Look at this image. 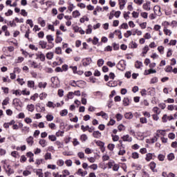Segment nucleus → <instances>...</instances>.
Here are the masks:
<instances>
[{
  "mask_svg": "<svg viewBox=\"0 0 177 177\" xmlns=\"http://www.w3.org/2000/svg\"><path fill=\"white\" fill-rule=\"evenodd\" d=\"M26 142L29 146H32L34 145V138L32 136H30L26 139Z\"/></svg>",
  "mask_w": 177,
  "mask_h": 177,
  "instance_id": "12",
  "label": "nucleus"
},
{
  "mask_svg": "<svg viewBox=\"0 0 177 177\" xmlns=\"http://www.w3.org/2000/svg\"><path fill=\"white\" fill-rule=\"evenodd\" d=\"M46 39H47L48 44H52V42H53V41H55V39L53 38V36H52V35H47Z\"/></svg>",
  "mask_w": 177,
  "mask_h": 177,
  "instance_id": "22",
  "label": "nucleus"
},
{
  "mask_svg": "<svg viewBox=\"0 0 177 177\" xmlns=\"http://www.w3.org/2000/svg\"><path fill=\"white\" fill-rule=\"evenodd\" d=\"M158 82V77H154L151 79L150 84H157Z\"/></svg>",
  "mask_w": 177,
  "mask_h": 177,
  "instance_id": "43",
  "label": "nucleus"
},
{
  "mask_svg": "<svg viewBox=\"0 0 177 177\" xmlns=\"http://www.w3.org/2000/svg\"><path fill=\"white\" fill-rule=\"evenodd\" d=\"M88 174V171H82V169H79L77 172V175H80V176H85L86 175Z\"/></svg>",
  "mask_w": 177,
  "mask_h": 177,
  "instance_id": "14",
  "label": "nucleus"
},
{
  "mask_svg": "<svg viewBox=\"0 0 177 177\" xmlns=\"http://www.w3.org/2000/svg\"><path fill=\"white\" fill-rule=\"evenodd\" d=\"M93 136L95 139H100V138H102V133H100L99 131H93Z\"/></svg>",
  "mask_w": 177,
  "mask_h": 177,
  "instance_id": "8",
  "label": "nucleus"
},
{
  "mask_svg": "<svg viewBox=\"0 0 177 177\" xmlns=\"http://www.w3.org/2000/svg\"><path fill=\"white\" fill-rule=\"evenodd\" d=\"M91 62L92 59L91 58H86L83 61V66H84V67H86V66H89L91 64Z\"/></svg>",
  "mask_w": 177,
  "mask_h": 177,
  "instance_id": "13",
  "label": "nucleus"
},
{
  "mask_svg": "<svg viewBox=\"0 0 177 177\" xmlns=\"http://www.w3.org/2000/svg\"><path fill=\"white\" fill-rule=\"evenodd\" d=\"M166 132L167 130H157L156 136H158V138H160V135H161V136H165V135H167Z\"/></svg>",
  "mask_w": 177,
  "mask_h": 177,
  "instance_id": "7",
  "label": "nucleus"
},
{
  "mask_svg": "<svg viewBox=\"0 0 177 177\" xmlns=\"http://www.w3.org/2000/svg\"><path fill=\"white\" fill-rule=\"evenodd\" d=\"M27 110H28L29 111L32 113V111H34V110H35V106L32 104H28V105H27Z\"/></svg>",
  "mask_w": 177,
  "mask_h": 177,
  "instance_id": "24",
  "label": "nucleus"
},
{
  "mask_svg": "<svg viewBox=\"0 0 177 177\" xmlns=\"http://www.w3.org/2000/svg\"><path fill=\"white\" fill-rule=\"evenodd\" d=\"M39 144L40 145V146H41V147H46V146L48 145L46 140L44 139L39 140Z\"/></svg>",
  "mask_w": 177,
  "mask_h": 177,
  "instance_id": "19",
  "label": "nucleus"
},
{
  "mask_svg": "<svg viewBox=\"0 0 177 177\" xmlns=\"http://www.w3.org/2000/svg\"><path fill=\"white\" fill-rule=\"evenodd\" d=\"M47 107H49L50 109H55L56 107V104L53 103V102H48L46 104Z\"/></svg>",
  "mask_w": 177,
  "mask_h": 177,
  "instance_id": "23",
  "label": "nucleus"
},
{
  "mask_svg": "<svg viewBox=\"0 0 177 177\" xmlns=\"http://www.w3.org/2000/svg\"><path fill=\"white\" fill-rule=\"evenodd\" d=\"M50 81L52 82V84H54V85H56V84H57V81H59V77H53L50 79Z\"/></svg>",
  "mask_w": 177,
  "mask_h": 177,
  "instance_id": "32",
  "label": "nucleus"
},
{
  "mask_svg": "<svg viewBox=\"0 0 177 177\" xmlns=\"http://www.w3.org/2000/svg\"><path fill=\"white\" fill-rule=\"evenodd\" d=\"M77 156L80 160H84L85 158V153L84 152H78Z\"/></svg>",
  "mask_w": 177,
  "mask_h": 177,
  "instance_id": "45",
  "label": "nucleus"
},
{
  "mask_svg": "<svg viewBox=\"0 0 177 177\" xmlns=\"http://www.w3.org/2000/svg\"><path fill=\"white\" fill-rule=\"evenodd\" d=\"M8 170L6 171L8 176H10V175H12V174H15V171L13 170V169L10 168V166H8Z\"/></svg>",
  "mask_w": 177,
  "mask_h": 177,
  "instance_id": "26",
  "label": "nucleus"
},
{
  "mask_svg": "<svg viewBox=\"0 0 177 177\" xmlns=\"http://www.w3.org/2000/svg\"><path fill=\"white\" fill-rule=\"evenodd\" d=\"M97 64L98 67H102L104 64V60L103 59H100L97 60Z\"/></svg>",
  "mask_w": 177,
  "mask_h": 177,
  "instance_id": "40",
  "label": "nucleus"
},
{
  "mask_svg": "<svg viewBox=\"0 0 177 177\" xmlns=\"http://www.w3.org/2000/svg\"><path fill=\"white\" fill-rule=\"evenodd\" d=\"M8 26H10L11 27H17V24H16V23H15V20H12V21H9Z\"/></svg>",
  "mask_w": 177,
  "mask_h": 177,
  "instance_id": "60",
  "label": "nucleus"
},
{
  "mask_svg": "<svg viewBox=\"0 0 177 177\" xmlns=\"http://www.w3.org/2000/svg\"><path fill=\"white\" fill-rule=\"evenodd\" d=\"M131 157L134 160H137V158H139V153L138 152H133L131 154Z\"/></svg>",
  "mask_w": 177,
  "mask_h": 177,
  "instance_id": "47",
  "label": "nucleus"
},
{
  "mask_svg": "<svg viewBox=\"0 0 177 177\" xmlns=\"http://www.w3.org/2000/svg\"><path fill=\"white\" fill-rule=\"evenodd\" d=\"M55 53H56L57 55H62V48H60V47H57V48H55Z\"/></svg>",
  "mask_w": 177,
  "mask_h": 177,
  "instance_id": "64",
  "label": "nucleus"
},
{
  "mask_svg": "<svg viewBox=\"0 0 177 177\" xmlns=\"http://www.w3.org/2000/svg\"><path fill=\"white\" fill-rule=\"evenodd\" d=\"M107 86H110L111 88L115 87L118 85V81H109L106 83Z\"/></svg>",
  "mask_w": 177,
  "mask_h": 177,
  "instance_id": "6",
  "label": "nucleus"
},
{
  "mask_svg": "<svg viewBox=\"0 0 177 177\" xmlns=\"http://www.w3.org/2000/svg\"><path fill=\"white\" fill-rule=\"evenodd\" d=\"M12 95H15L16 96H21V91L20 90H12Z\"/></svg>",
  "mask_w": 177,
  "mask_h": 177,
  "instance_id": "33",
  "label": "nucleus"
},
{
  "mask_svg": "<svg viewBox=\"0 0 177 177\" xmlns=\"http://www.w3.org/2000/svg\"><path fill=\"white\" fill-rule=\"evenodd\" d=\"M177 105L171 104L167 106V110L170 111H174L176 109Z\"/></svg>",
  "mask_w": 177,
  "mask_h": 177,
  "instance_id": "42",
  "label": "nucleus"
},
{
  "mask_svg": "<svg viewBox=\"0 0 177 177\" xmlns=\"http://www.w3.org/2000/svg\"><path fill=\"white\" fill-rule=\"evenodd\" d=\"M143 9H145V10H150V2H147L143 4Z\"/></svg>",
  "mask_w": 177,
  "mask_h": 177,
  "instance_id": "34",
  "label": "nucleus"
},
{
  "mask_svg": "<svg viewBox=\"0 0 177 177\" xmlns=\"http://www.w3.org/2000/svg\"><path fill=\"white\" fill-rule=\"evenodd\" d=\"M35 86V82L34 81L32 80L28 81V88L34 89Z\"/></svg>",
  "mask_w": 177,
  "mask_h": 177,
  "instance_id": "15",
  "label": "nucleus"
},
{
  "mask_svg": "<svg viewBox=\"0 0 177 177\" xmlns=\"http://www.w3.org/2000/svg\"><path fill=\"white\" fill-rule=\"evenodd\" d=\"M48 139L49 140H50L51 142H56V136L55 135H50L48 136Z\"/></svg>",
  "mask_w": 177,
  "mask_h": 177,
  "instance_id": "52",
  "label": "nucleus"
},
{
  "mask_svg": "<svg viewBox=\"0 0 177 177\" xmlns=\"http://www.w3.org/2000/svg\"><path fill=\"white\" fill-rule=\"evenodd\" d=\"M38 24H40L41 27H45L46 26V23L45 22V20L42 17H39L37 19Z\"/></svg>",
  "mask_w": 177,
  "mask_h": 177,
  "instance_id": "9",
  "label": "nucleus"
},
{
  "mask_svg": "<svg viewBox=\"0 0 177 177\" xmlns=\"http://www.w3.org/2000/svg\"><path fill=\"white\" fill-rule=\"evenodd\" d=\"M117 67L118 70H120L121 71H124V70H125V67H127V62H125V60H120L118 62Z\"/></svg>",
  "mask_w": 177,
  "mask_h": 177,
  "instance_id": "1",
  "label": "nucleus"
},
{
  "mask_svg": "<svg viewBox=\"0 0 177 177\" xmlns=\"http://www.w3.org/2000/svg\"><path fill=\"white\" fill-rule=\"evenodd\" d=\"M6 3L7 6H10L12 8H16V6H17V3L16 1L12 3V1H6Z\"/></svg>",
  "mask_w": 177,
  "mask_h": 177,
  "instance_id": "18",
  "label": "nucleus"
},
{
  "mask_svg": "<svg viewBox=\"0 0 177 177\" xmlns=\"http://www.w3.org/2000/svg\"><path fill=\"white\" fill-rule=\"evenodd\" d=\"M36 111H37V113H43V111H45V107L41 106V104H37Z\"/></svg>",
  "mask_w": 177,
  "mask_h": 177,
  "instance_id": "5",
  "label": "nucleus"
},
{
  "mask_svg": "<svg viewBox=\"0 0 177 177\" xmlns=\"http://www.w3.org/2000/svg\"><path fill=\"white\" fill-rule=\"evenodd\" d=\"M46 57L48 60H52V59H53V53H52V52L47 53L46 55Z\"/></svg>",
  "mask_w": 177,
  "mask_h": 177,
  "instance_id": "30",
  "label": "nucleus"
},
{
  "mask_svg": "<svg viewBox=\"0 0 177 177\" xmlns=\"http://www.w3.org/2000/svg\"><path fill=\"white\" fill-rule=\"evenodd\" d=\"M48 127L50 129L55 130V129H56V124L55 123H50V124H48Z\"/></svg>",
  "mask_w": 177,
  "mask_h": 177,
  "instance_id": "63",
  "label": "nucleus"
},
{
  "mask_svg": "<svg viewBox=\"0 0 177 177\" xmlns=\"http://www.w3.org/2000/svg\"><path fill=\"white\" fill-rule=\"evenodd\" d=\"M86 34H92V25H88L86 30Z\"/></svg>",
  "mask_w": 177,
  "mask_h": 177,
  "instance_id": "53",
  "label": "nucleus"
},
{
  "mask_svg": "<svg viewBox=\"0 0 177 177\" xmlns=\"http://www.w3.org/2000/svg\"><path fill=\"white\" fill-rule=\"evenodd\" d=\"M51 158H52V153L49 152L46 153V154L44 155V159L46 160H50Z\"/></svg>",
  "mask_w": 177,
  "mask_h": 177,
  "instance_id": "35",
  "label": "nucleus"
},
{
  "mask_svg": "<svg viewBox=\"0 0 177 177\" xmlns=\"http://www.w3.org/2000/svg\"><path fill=\"white\" fill-rule=\"evenodd\" d=\"M163 31L165 34V35H169V37H171V35L172 34V31L171 30H169L167 26L164 27Z\"/></svg>",
  "mask_w": 177,
  "mask_h": 177,
  "instance_id": "17",
  "label": "nucleus"
},
{
  "mask_svg": "<svg viewBox=\"0 0 177 177\" xmlns=\"http://www.w3.org/2000/svg\"><path fill=\"white\" fill-rule=\"evenodd\" d=\"M77 86L78 88H85L86 86V82L83 80L77 81Z\"/></svg>",
  "mask_w": 177,
  "mask_h": 177,
  "instance_id": "10",
  "label": "nucleus"
},
{
  "mask_svg": "<svg viewBox=\"0 0 177 177\" xmlns=\"http://www.w3.org/2000/svg\"><path fill=\"white\" fill-rule=\"evenodd\" d=\"M47 96H48V94H46V93H41L39 95V99L40 100H44V99H46Z\"/></svg>",
  "mask_w": 177,
  "mask_h": 177,
  "instance_id": "44",
  "label": "nucleus"
},
{
  "mask_svg": "<svg viewBox=\"0 0 177 177\" xmlns=\"http://www.w3.org/2000/svg\"><path fill=\"white\" fill-rule=\"evenodd\" d=\"M167 160H169V161H172V160H175V155H174V153H169L167 156Z\"/></svg>",
  "mask_w": 177,
  "mask_h": 177,
  "instance_id": "48",
  "label": "nucleus"
},
{
  "mask_svg": "<svg viewBox=\"0 0 177 177\" xmlns=\"http://www.w3.org/2000/svg\"><path fill=\"white\" fill-rule=\"evenodd\" d=\"M115 118L117 121H121V120H122V115L121 113H118L115 115Z\"/></svg>",
  "mask_w": 177,
  "mask_h": 177,
  "instance_id": "61",
  "label": "nucleus"
},
{
  "mask_svg": "<svg viewBox=\"0 0 177 177\" xmlns=\"http://www.w3.org/2000/svg\"><path fill=\"white\" fill-rule=\"evenodd\" d=\"M36 175L39 177H44V173H42V169H39L36 171Z\"/></svg>",
  "mask_w": 177,
  "mask_h": 177,
  "instance_id": "57",
  "label": "nucleus"
},
{
  "mask_svg": "<svg viewBox=\"0 0 177 177\" xmlns=\"http://www.w3.org/2000/svg\"><path fill=\"white\" fill-rule=\"evenodd\" d=\"M149 167L153 172H157V170L156 169V162H151L149 164Z\"/></svg>",
  "mask_w": 177,
  "mask_h": 177,
  "instance_id": "20",
  "label": "nucleus"
},
{
  "mask_svg": "<svg viewBox=\"0 0 177 177\" xmlns=\"http://www.w3.org/2000/svg\"><path fill=\"white\" fill-rule=\"evenodd\" d=\"M116 32V35H118L119 39H122V33L121 30H115V33Z\"/></svg>",
  "mask_w": 177,
  "mask_h": 177,
  "instance_id": "49",
  "label": "nucleus"
},
{
  "mask_svg": "<svg viewBox=\"0 0 177 177\" xmlns=\"http://www.w3.org/2000/svg\"><path fill=\"white\" fill-rule=\"evenodd\" d=\"M29 63L32 68H38V64L34 61H29Z\"/></svg>",
  "mask_w": 177,
  "mask_h": 177,
  "instance_id": "29",
  "label": "nucleus"
},
{
  "mask_svg": "<svg viewBox=\"0 0 177 177\" xmlns=\"http://www.w3.org/2000/svg\"><path fill=\"white\" fill-rule=\"evenodd\" d=\"M135 66L137 68H140V67L143 66V64L142 63V62L136 61Z\"/></svg>",
  "mask_w": 177,
  "mask_h": 177,
  "instance_id": "56",
  "label": "nucleus"
},
{
  "mask_svg": "<svg viewBox=\"0 0 177 177\" xmlns=\"http://www.w3.org/2000/svg\"><path fill=\"white\" fill-rule=\"evenodd\" d=\"M148 91H149L148 93L151 96H152L153 95H154L156 93V88H149Z\"/></svg>",
  "mask_w": 177,
  "mask_h": 177,
  "instance_id": "38",
  "label": "nucleus"
},
{
  "mask_svg": "<svg viewBox=\"0 0 177 177\" xmlns=\"http://www.w3.org/2000/svg\"><path fill=\"white\" fill-rule=\"evenodd\" d=\"M171 120H174V116H168L167 114H165L162 118V122H167L168 120L171 121Z\"/></svg>",
  "mask_w": 177,
  "mask_h": 177,
  "instance_id": "2",
  "label": "nucleus"
},
{
  "mask_svg": "<svg viewBox=\"0 0 177 177\" xmlns=\"http://www.w3.org/2000/svg\"><path fill=\"white\" fill-rule=\"evenodd\" d=\"M157 73V71L156 69L150 68L149 70H145V75H149V74H156Z\"/></svg>",
  "mask_w": 177,
  "mask_h": 177,
  "instance_id": "11",
  "label": "nucleus"
},
{
  "mask_svg": "<svg viewBox=\"0 0 177 177\" xmlns=\"http://www.w3.org/2000/svg\"><path fill=\"white\" fill-rule=\"evenodd\" d=\"M80 23H85V21H89V18L87 17H83L80 19Z\"/></svg>",
  "mask_w": 177,
  "mask_h": 177,
  "instance_id": "54",
  "label": "nucleus"
},
{
  "mask_svg": "<svg viewBox=\"0 0 177 177\" xmlns=\"http://www.w3.org/2000/svg\"><path fill=\"white\" fill-rule=\"evenodd\" d=\"M153 111L156 114H160V113H161V111H160V109L157 106L153 108Z\"/></svg>",
  "mask_w": 177,
  "mask_h": 177,
  "instance_id": "58",
  "label": "nucleus"
},
{
  "mask_svg": "<svg viewBox=\"0 0 177 177\" xmlns=\"http://www.w3.org/2000/svg\"><path fill=\"white\" fill-rule=\"evenodd\" d=\"M131 35H132V31L131 30H127V32L124 34V37H125V38H129Z\"/></svg>",
  "mask_w": 177,
  "mask_h": 177,
  "instance_id": "50",
  "label": "nucleus"
},
{
  "mask_svg": "<svg viewBox=\"0 0 177 177\" xmlns=\"http://www.w3.org/2000/svg\"><path fill=\"white\" fill-rule=\"evenodd\" d=\"M123 104L124 106H129V98L128 97H124L123 99Z\"/></svg>",
  "mask_w": 177,
  "mask_h": 177,
  "instance_id": "39",
  "label": "nucleus"
},
{
  "mask_svg": "<svg viewBox=\"0 0 177 177\" xmlns=\"http://www.w3.org/2000/svg\"><path fill=\"white\" fill-rule=\"evenodd\" d=\"M46 85H48V83L40 82L38 84V87L40 88H43L44 89H45V88H46Z\"/></svg>",
  "mask_w": 177,
  "mask_h": 177,
  "instance_id": "28",
  "label": "nucleus"
},
{
  "mask_svg": "<svg viewBox=\"0 0 177 177\" xmlns=\"http://www.w3.org/2000/svg\"><path fill=\"white\" fill-rule=\"evenodd\" d=\"M121 139H122L123 142H132V137H131L129 135L127 134L123 136Z\"/></svg>",
  "mask_w": 177,
  "mask_h": 177,
  "instance_id": "4",
  "label": "nucleus"
},
{
  "mask_svg": "<svg viewBox=\"0 0 177 177\" xmlns=\"http://www.w3.org/2000/svg\"><path fill=\"white\" fill-rule=\"evenodd\" d=\"M148 50H150V48H149V46H145L142 48V56H145V55H146V53H147Z\"/></svg>",
  "mask_w": 177,
  "mask_h": 177,
  "instance_id": "36",
  "label": "nucleus"
},
{
  "mask_svg": "<svg viewBox=\"0 0 177 177\" xmlns=\"http://www.w3.org/2000/svg\"><path fill=\"white\" fill-rule=\"evenodd\" d=\"M80 140H82V142H86V140H88V136L86 134H82L80 136Z\"/></svg>",
  "mask_w": 177,
  "mask_h": 177,
  "instance_id": "41",
  "label": "nucleus"
},
{
  "mask_svg": "<svg viewBox=\"0 0 177 177\" xmlns=\"http://www.w3.org/2000/svg\"><path fill=\"white\" fill-rule=\"evenodd\" d=\"M114 165H115L114 160H110L107 164L109 169H111V167H114Z\"/></svg>",
  "mask_w": 177,
  "mask_h": 177,
  "instance_id": "46",
  "label": "nucleus"
},
{
  "mask_svg": "<svg viewBox=\"0 0 177 177\" xmlns=\"http://www.w3.org/2000/svg\"><path fill=\"white\" fill-rule=\"evenodd\" d=\"M39 45L41 47L42 49H46V45H47L46 41H40L39 42Z\"/></svg>",
  "mask_w": 177,
  "mask_h": 177,
  "instance_id": "27",
  "label": "nucleus"
},
{
  "mask_svg": "<svg viewBox=\"0 0 177 177\" xmlns=\"http://www.w3.org/2000/svg\"><path fill=\"white\" fill-rule=\"evenodd\" d=\"M120 169V165L115 164L113 167V171H117Z\"/></svg>",
  "mask_w": 177,
  "mask_h": 177,
  "instance_id": "62",
  "label": "nucleus"
},
{
  "mask_svg": "<svg viewBox=\"0 0 177 177\" xmlns=\"http://www.w3.org/2000/svg\"><path fill=\"white\" fill-rule=\"evenodd\" d=\"M124 117L127 120H132V118H133V115L132 114V112H128L124 114Z\"/></svg>",
  "mask_w": 177,
  "mask_h": 177,
  "instance_id": "21",
  "label": "nucleus"
},
{
  "mask_svg": "<svg viewBox=\"0 0 177 177\" xmlns=\"http://www.w3.org/2000/svg\"><path fill=\"white\" fill-rule=\"evenodd\" d=\"M75 32H80V34H81L82 35H84V34H85V31L78 26L75 28Z\"/></svg>",
  "mask_w": 177,
  "mask_h": 177,
  "instance_id": "16",
  "label": "nucleus"
},
{
  "mask_svg": "<svg viewBox=\"0 0 177 177\" xmlns=\"http://www.w3.org/2000/svg\"><path fill=\"white\" fill-rule=\"evenodd\" d=\"M72 15H73V17H74L75 19H77V17H80V16H81V14L80 13V11L75 10L73 12Z\"/></svg>",
  "mask_w": 177,
  "mask_h": 177,
  "instance_id": "25",
  "label": "nucleus"
},
{
  "mask_svg": "<svg viewBox=\"0 0 177 177\" xmlns=\"http://www.w3.org/2000/svg\"><path fill=\"white\" fill-rule=\"evenodd\" d=\"M37 59H39L41 62H44L45 60V54L42 53V52L39 51L36 53Z\"/></svg>",
  "mask_w": 177,
  "mask_h": 177,
  "instance_id": "3",
  "label": "nucleus"
},
{
  "mask_svg": "<svg viewBox=\"0 0 177 177\" xmlns=\"http://www.w3.org/2000/svg\"><path fill=\"white\" fill-rule=\"evenodd\" d=\"M115 147V145H114V144L108 145V149H109V150H110V151H113L114 150Z\"/></svg>",
  "mask_w": 177,
  "mask_h": 177,
  "instance_id": "59",
  "label": "nucleus"
},
{
  "mask_svg": "<svg viewBox=\"0 0 177 177\" xmlns=\"http://www.w3.org/2000/svg\"><path fill=\"white\" fill-rule=\"evenodd\" d=\"M59 114L61 117H66V115L68 114V111H67V109H64L60 111Z\"/></svg>",
  "mask_w": 177,
  "mask_h": 177,
  "instance_id": "31",
  "label": "nucleus"
},
{
  "mask_svg": "<svg viewBox=\"0 0 177 177\" xmlns=\"http://www.w3.org/2000/svg\"><path fill=\"white\" fill-rule=\"evenodd\" d=\"M9 97H6L5 100H3L2 106H8L9 104Z\"/></svg>",
  "mask_w": 177,
  "mask_h": 177,
  "instance_id": "51",
  "label": "nucleus"
},
{
  "mask_svg": "<svg viewBox=\"0 0 177 177\" xmlns=\"http://www.w3.org/2000/svg\"><path fill=\"white\" fill-rule=\"evenodd\" d=\"M153 159V154L151 153H147L145 160L146 161H150Z\"/></svg>",
  "mask_w": 177,
  "mask_h": 177,
  "instance_id": "37",
  "label": "nucleus"
},
{
  "mask_svg": "<svg viewBox=\"0 0 177 177\" xmlns=\"http://www.w3.org/2000/svg\"><path fill=\"white\" fill-rule=\"evenodd\" d=\"M46 118L47 121L50 122V121H53V119L55 118V117H53V115H52L48 114L46 116Z\"/></svg>",
  "mask_w": 177,
  "mask_h": 177,
  "instance_id": "55",
  "label": "nucleus"
}]
</instances>
